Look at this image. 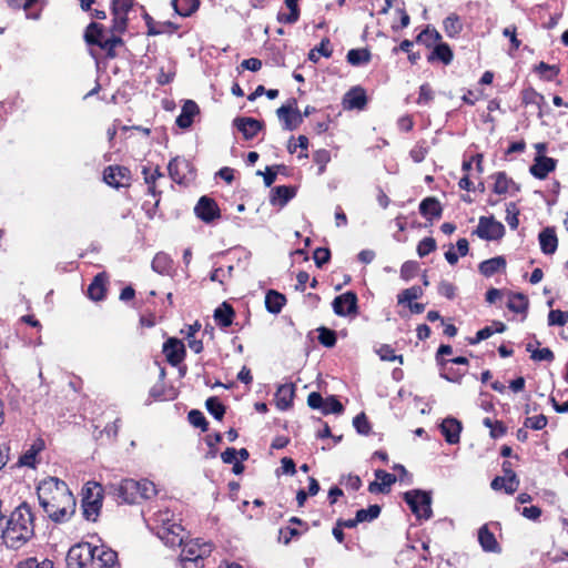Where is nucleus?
Segmentation results:
<instances>
[{
	"label": "nucleus",
	"instance_id": "1",
	"mask_svg": "<svg viewBox=\"0 0 568 568\" xmlns=\"http://www.w3.org/2000/svg\"><path fill=\"white\" fill-rule=\"evenodd\" d=\"M39 504L50 520L64 524L75 514L77 500L67 483L49 476L37 486Z\"/></svg>",
	"mask_w": 568,
	"mask_h": 568
},
{
	"label": "nucleus",
	"instance_id": "2",
	"mask_svg": "<svg viewBox=\"0 0 568 568\" xmlns=\"http://www.w3.org/2000/svg\"><path fill=\"white\" fill-rule=\"evenodd\" d=\"M34 515L31 506L21 503L3 523L0 538L10 549H20L34 536Z\"/></svg>",
	"mask_w": 568,
	"mask_h": 568
},
{
	"label": "nucleus",
	"instance_id": "3",
	"mask_svg": "<svg viewBox=\"0 0 568 568\" xmlns=\"http://www.w3.org/2000/svg\"><path fill=\"white\" fill-rule=\"evenodd\" d=\"M83 39L88 45L98 47L103 50L108 59H114L116 57L115 49L124 45V40L121 38V34L110 33V36L106 37L105 27L95 21L87 26Z\"/></svg>",
	"mask_w": 568,
	"mask_h": 568
},
{
	"label": "nucleus",
	"instance_id": "4",
	"mask_svg": "<svg viewBox=\"0 0 568 568\" xmlns=\"http://www.w3.org/2000/svg\"><path fill=\"white\" fill-rule=\"evenodd\" d=\"M404 501L418 520H428L433 516L432 493L423 489H412L403 494Z\"/></svg>",
	"mask_w": 568,
	"mask_h": 568
},
{
	"label": "nucleus",
	"instance_id": "5",
	"mask_svg": "<svg viewBox=\"0 0 568 568\" xmlns=\"http://www.w3.org/2000/svg\"><path fill=\"white\" fill-rule=\"evenodd\" d=\"M90 484L88 483L83 488L81 508L87 520L95 521L102 507L103 488L98 483H93L92 487Z\"/></svg>",
	"mask_w": 568,
	"mask_h": 568
},
{
	"label": "nucleus",
	"instance_id": "6",
	"mask_svg": "<svg viewBox=\"0 0 568 568\" xmlns=\"http://www.w3.org/2000/svg\"><path fill=\"white\" fill-rule=\"evenodd\" d=\"M94 556L93 545L90 542H78L73 545L65 558L68 568H93L92 558Z\"/></svg>",
	"mask_w": 568,
	"mask_h": 568
},
{
	"label": "nucleus",
	"instance_id": "7",
	"mask_svg": "<svg viewBox=\"0 0 568 568\" xmlns=\"http://www.w3.org/2000/svg\"><path fill=\"white\" fill-rule=\"evenodd\" d=\"M505 232L504 224L490 215L479 217L473 234L485 241H498L504 237Z\"/></svg>",
	"mask_w": 568,
	"mask_h": 568
},
{
	"label": "nucleus",
	"instance_id": "8",
	"mask_svg": "<svg viewBox=\"0 0 568 568\" xmlns=\"http://www.w3.org/2000/svg\"><path fill=\"white\" fill-rule=\"evenodd\" d=\"M276 115L283 122L285 131H294L303 123V115L297 109V100L288 99L287 103L276 110Z\"/></svg>",
	"mask_w": 568,
	"mask_h": 568
},
{
	"label": "nucleus",
	"instance_id": "9",
	"mask_svg": "<svg viewBox=\"0 0 568 568\" xmlns=\"http://www.w3.org/2000/svg\"><path fill=\"white\" fill-rule=\"evenodd\" d=\"M332 307L337 316L346 317L358 314V297L354 291H347L335 296Z\"/></svg>",
	"mask_w": 568,
	"mask_h": 568
},
{
	"label": "nucleus",
	"instance_id": "10",
	"mask_svg": "<svg viewBox=\"0 0 568 568\" xmlns=\"http://www.w3.org/2000/svg\"><path fill=\"white\" fill-rule=\"evenodd\" d=\"M131 179L130 169L123 165H109L103 171V181L115 189L129 186Z\"/></svg>",
	"mask_w": 568,
	"mask_h": 568
},
{
	"label": "nucleus",
	"instance_id": "11",
	"mask_svg": "<svg viewBox=\"0 0 568 568\" xmlns=\"http://www.w3.org/2000/svg\"><path fill=\"white\" fill-rule=\"evenodd\" d=\"M194 213L202 222L210 224L220 217L221 211L217 203L210 196L203 195L199 199Z\"/></svg>",
	"mask_w": 568,
	"mask_h": 568
},
{
	"label": "nucleus",
	"instance_id": "12",
	"mask_svg": "<svg viewBox=\"0 0 568 568\" xmlns=\"http://www.w3.org/2000/svg\"><path fill=\"white\" fill-rule=\"evenodd\" d=\"M162 352L166 362L173 367L180 365L186 356L185 345L178 337H169L163 343Z\"/></svg>",
	"mask_w": 568,
	"mask_h": 568
},
{
	"label": "nucleus",
	"instance_id": "13",
	"mask_svg": "<svg viewBox=\"0 0 568 568\" xmlns=\"http://www.w3.org/2000/svg\"><path fill=\"white\" fill-rule=\"evenodd\" d=\"M139 483L132 478L123 479L116 487H114V495L126 504H136L139 503Z\"/></svg>",
	"mask_w": 568,
	"mask_h": 568
},
{
	"label": "nucleus",
	"instance_id": "14",
	"mask_svg": "<svg viewBox=\"0 0 568 568\" xmlns=\"http://www.w3.org/2000/svg\"><path fill=\"white\" fill-rule=\"evenodd\" d=\"M233 125L242 133L244 140H253L264 129V122L251 116H237Z\"/></svg>",
	"mask_w": 568,
	"mask_h": 568
},
{
	"label": "nucleus",
	"instance_id": "15",
	"mask_svg": "<svg viewBox=\"0 0 568 568\" xmlns=\"http://www.w3.org/2000/svg\"><path fill=\"white\" fill-rule=\"evenodd\" d=\"M168 171L175 183L182 184L187 180V173L193 172V166L187 160L176 156L169 162Z\"/></svg>",
	"mask_w": 568,
	"mask_h": 568
},
{
	"label": "nucleus",
	"instance_id": "16",
	"mask_svg": "<svg viewBox=\"0 0 568 568\" xmlns=\"http://www.w3.org/2000/svg\"><path fill=\"white\" fill-rule=\"evenodd\" d=\"M418 211L432 225L435 220L442 217L444 209L436 196H427L420 201Z\"/></svg>",
	"mask_w": 568,
	"mask_h": 568
},
{
	"label": "nucleus",
	"instance_id": "17",
	"mask_svg": "<svg viewBox=\"0 0 568 568\" xmlns=\"http://www.w3.org/2000/svg\"><path fill=\"white\" fill-rule=\"evenodd\" d=\"M439 429L447 444L455 445L459 443L463 424L457 418L446 417L439 425Z\"/></svg>",
	"mask_w": 568,
	"mask_h": 568
},
{
	"label": "nucleus",
	"instance_id": "18",
	"mask_svg": "<svg viewBox=\"0 0 568 568\" xmlns=\"http://www.w3.org/2000/svg\"><path fill=\"white\" fill-rule=\"evenodd\" d=\"M557 168V160L549 156H535L534 163L529 168V173L538 179L545 180L549 173Z\"/></svg>",
	"mask_w": 568,
	"mask_h": 568
},
{
	"label": "nucleus",
	"instance_id": "19",
	"mask_svg": "<svg viewBox=\"0 0 568 568\" xmlns=\"http://www.w3.org/2000/svg\"><path fill=\"white\" fill-rule=\"evenodd\" d=\"M367 104L366 91L359 87L349 89L343 98V106L346 110H363Z\"/></svg>",
	"mask_w": 568,
	"mask_h": 568
},
{
	"label": "nucleus",
	"instance_id": "20",
	"mask_svg": "<svg viewBox=\"0 0 568 568\" xmlns=\"http://www.w3.org/2000/svg\"><path fill=\"white\" fill-rule=\"evenodd\" d=\"M184 528L180 524H171L168 527H162L159 530L158 536L163 540V542L171 547H180L184 541Z\"/></svg>",
	"mask_w": 568,
	"mask_h": 568
},
{
	"label": "nucleus",
	"instance_id": "21",
	"mask_svg": "<svg viewBox=\"0 0 568 568\" xmlns=\"http://www.w3.org/2000/svg\"><path fill=\"white\" fill-rule=\"evenodd\" d=\"M94 556L92 558L93 568H111L118 560V554L105 546H93Z\"/></svg>",
	"mask_w": 568,
	"mask_h": 568
},
{
	"label": "nucleus",
	"instance_id": "22",
	"mask_svg": "<svg viewBox=\"0 0 568 568\" xmlns=\"http://www.w3.org/2000/svg\"><path fill=\"white\" fill-rule=\"evenodd\" d=\"M200 113V108L193 100H185L181 113L178 115L175 123L180 129L186 130L194 122V116Z\"/></svg>",
	"mask_w": 568,
	"mask_h": 568
},
{
	"label": "nucleus",
	"instance_id": "23",
	"mask_svg": "<svg viewBox=\"0 0 568 568\" xmlns=\"http://www.w3.org/2000/svg\"><path fill=\"white\" fill-rule=\"evenodd\" d=\"M296 195V187L293 185H277L271 190L270 203L284 207Z\"/></svg>",
	"mask_w": 568,
	"mask_h": 568
},
{
	"label": "nucleus",
	"instance_id": "24",
	"mask_svg": "<svg viewBox=\"0 0 568 568\" xmlns=\"http://www.w3.org/2000/svg\"><path fill=\"white\" fill-rule=\"evenodd\" d=\"M478 542L485 552L500 554L501 546L497 541L495 535L485 524L478 529Z\"/></svg>",
	"mask_w": 568,
	"mask_h": 568
},
{
	"label": "nucleus",
	"instance_id": "25",
	"mask_svg": "<svg viewBox=\"0 0 568 568\" xmlns=\"http://www.w3.org/2000/svg\"><path fill=\"white\" fill-rule=\"evenodd\" d=\"M44 446L43 439L38 438L34 440L30 448L19 457L17 466L36 468L37 456L44 449Z\"/></svg>",
	"mask_w": 568,
	"mask_h": 568
},
{
	"label": "nucleus",
	"instance_id": "26",
	"mask_svg": "<svg viewBox=\"0 0 568 568\" xmlns=\"http://www.w3.org/2000/svg\"><path fill=\"white\" fill-rule=\"evenodd\" d=\"M108 277L104 273L97 274L88 286V296L94 302L105 298Z\"/></svg>",
	"mask_w": 568,
	"mask_h": 568
},
{
	"label": "nucleus",
	"instance_id": "27",
	"mask_svg": "<svg viewBox=\"0 0 568 568\" xmlns=\"http://www.w3.org/2000/svg\"><path fill=\"white\" fill-rule=\"evenodd\" d=\"M506 265V258L503 255H498L480 262L478 265V271L485 277H490L496 273L505 272Z\"/></svg>",
	"mask_w": 568,
	"mask_h": 568
},
{
	"label": "nucleus",
	"instance_id": "28",
	"mask_svg": "<svg viewBox=\"0 0 568 568\" xmlns=\"http://www.w3.org/2000/svg\"><path fill=\"white\" fill-rule=\"evenodd\" d=\"M213 317L221 328H227L233 324L235 311L229 302H223L214 310Z\"/></svg>",
	"mask_w": 568,
	"mask_h": 568
},
{
	"label": "nucleus",
	"instance_id": "29",
	"mask_svg": "<svg viewBox=\"0 0 568 568\" xmlns=\"http://www.w3.org/2000/svg\"><path fill=\"white\" fill-rule=\"evenodd\" d=\"M295 387L293 384L280 385L275 394L276 407L280 410H287L293 405Z\"/></svg>",
	"mask_w": 568,
	"mask_h": 568
},
{
	"label": "nucleus",
	"instance_id": "30",
	"mask_svg": "<svg viewBox=\"0 0 568 568\" xmlns=\"http://www.w3.org/2000/svg\"><path fill=\"white\" fill-rule=\"evenodd\" d=\"M454 53L450 47L445 42H437L434 44L432 52L427 57L429 63L439 61L444 64H449L453 61Z\"/></svg>",
	"mask_w": 568,
	"mask_h": 568
},
{
	"label": "nucleus",
	"instance_id": "31",
	"mask_svg": "<svg viewBox=\"0 0 568 568\" xmlns=\"http://www.w3.org/2000/svg\"><path fill=\"white\" fill-rule=\"evenodd\" d=\"M540 250L544 254H554L558 247V239L552 227H545L538 235Z\"/></svg>",
	"mask_w": 568,
	"mask_h": 568
},
{
	"label": "nucleus",
	"instance_id": "32",
	"mask_svg": "<svg viewBox=\"0 0 568 568\" xmlns=\"http://www.w3.org/2000/svg\"><path fill=\"white\" fill-rule=\"evenodd\" d=\"M286 303V297L284 294L275 291L268 290L265 295V308L271 314L281 313L282 308Z\"/></svg>",
	"mask_w": 568,
	"mask_h": 568
},
{
	"label": "nucleus",
	"instance_id": "33",
	"mask_svg": "<svg viewBox=\"0 0 568 568\" xmlns=\"http://www.w3.org/2000/svg\"><path fill=\"white\" fill-rule=\"evenodd\" d=\"M298 2L300 0H284L288 13L280 11L276 17L277 21L285 24H294L297 22L301 14Z\"/></svg>",
	"mask_w": 568,
	"mask_h": 568
},
{
	"label": "nucleus",
	"instance_id": "34",
	"mask_svg": "<svg viewBox=\"0 0 568 568\" xmlns=\"http://www.w3.org/2000/svg\"><path fill=\"white\" fill-rule=\"evenodd\" d=\"M529 307L528 297L520 292L511 293L510 298L507 303V308L517 314H524L526 317Z\"/></svg>",
	"mask_w": 568,
	"mask_h": 568
},
{
	"label": "nucleus",
	"instance_id": "35",
	"mask_svg": "<svg viewBox=\"0 0 568 568\" xmlns=\"http://www.w3.org/2000/svg\"><path fill=\"white\" fill-rule=\"evenodd\" d=\"M171 4L176 14L181 17H191L200 8V0H172Z\"/></svg>",
	"mask_w": 568,
	"mask_h": 568
},
{
	"label": "nucleus",
	"instance_id": "36",
	"mask_svg": "<svg viewBox=\"0 0 568 568\" xmlns=\"http://www.w3.org/2000/svg\"><path fill=\"white\" fill-rule=\"evenodd\" d=\"M372 59V53L368 49H351L346 54V61L354 65L367 64Z\"/></svg>",
	"mask_w": 568,
	"mask_h": 568
},
{
	"label": "nucleus",
	"instance_id": "37",
	"mask_svg": "<svg viewBox=\"0 0 568 568\" xmlns=\"http://www.w3.org/2000/svg\"><path fill=\"white\" fill-rule=\"evenodd\" d=\"M442 40V34L433 27L426 26V28L416 37L417 43H423L427 48L434 47Z\"/></svg>",
	"mask_w": 568,
	"mask_h": 568
},
{
	"label": "nucleus",
	"instance_id": "38",
	"mask_svg": "<svg viewBox=\"0 0 568 568\" xmlns=\"http://www.w3.org/2000/svg\"><path fill=\"white\" fill-rule=\"evenodd\" d=\"M172 268V260L163 252H159L152 260V270L159 274H168Z\"/></svg>",
	"mask_w": 568,
	"mask_h": 568
},
{
	"label": "nucleus",
	"instance_id": "39",
	"mask_svg": "<svg viewBox=\"0 0 568 568\" xmlns=\"http://www.w3.org/2000/svg\"><path fill=\"white\" fill-rule=\"evenodd\" d=\"M329 39L323 38L321 43L308 52V60L314 63H317L320 55H323L324 58H331L333 54V50L329 48Z\"/></svg>",
	"mask_w": 568,
	"mask_h": 568
},
{
	"label": "nucleus",
	"instance_id": "40",
	"mask_svg": "<svg viewBox=\"0 0 568 568\" xmlns=\"http://www.w3.org/2000/svg\"><path fill=\"white\" fill-rule=\"evenodd\" d=\"M382 507L377 504L369 505L367 508L358 509L355 514L358 523H371L379 517Z\"/></svg>",
	"mask_w": 568,
	"mask_h": 568
},
{
	"label": "nucleus",
	"instance_id": "41",
	"mask_svg": "<svg viewBox=\"0 0 568 568\" xmlns=\"http://www.w3.org/2000/svg\"><path fill=\"white\" fill-rule=\"evenodd\" d=\"M491 178L495 180L493 192L498 195L506 194L510 183H513V179L508 178L506 172L503 171L494 173Z\"/></svg>",
	"mask_w": 568,
	"mask_h": 568
},
{
	"label": "nucleus",
	"instance_id": "42",
	"mask_svg": "<svg viewBox=\"0 0 568 568\" xmlns=\"http://www.w3.org/2000/svg\"><path fill=\"white\" fill-rule=\"evenodd\" d=\"M443 26L446 34L449 38L458 36L463 30L460 18L456 13H450L448 17H446Z\"/></svg>",
	"mask_w": 568,
	"mask_h": 568
},
{
	"label": "nucleus",
	"instance_id": "43",
	"mask_svg": "<svg viewBox=\"0 0 568 568\" xmlns=\"http://www.w3.org/2000/svg\"><path fill=\"white\" fill-rule=\"evenodd\" d=\"M205 407H206L207 412L216 420H222L223 419V417L225 415V412H226V407L222 404V402L220 400L219 397H216V396L209 397L205 400Z\"/></svg>",
	"mask_w": 568,
	"mask_h": 568
},
{
	"label": "nucleus",
	"instance_id": "44",
	"mask_svg": "<svg viewBox=\"0 0 568 568\" xmlns=\"http://www.w3.org/2000/svg\"><path fill=\"white\" fill-rule=\"evenodd\" d=\"M501 469L504 476L508 478L507 494L513 495L518 489L519 479L516 473L513 470V465L510 462L505 460L501 465Z\"/></svg>",
	"mask_w": 568,
	"mask_h": 568
},
{
	"label": "nucleus",
	"instance_id": "45",
	"mask_svg": "<svg viewBox=\"0 0 568 568\" xmlns=\"http://www.w3.org/2000/svg\"><path fill=\"white\" fill-rule=\"evenodd\" d=\"M318 332V343L324 347L332 348L336 345L337 334L334 329L328 328L326 326H321L317 328Z\"/></svg>",
	"mask_w": 568,
	"mask_h": 568
},
{
	"label": "nucleus",
	"instance_id": "46",
	"mask_svg": "<svg viewBox=\"0 0 568 568\" xmlns=\"http://www.w3.org/2000/svg\"><path fill=\"white\" fill-rule=\"evenodd\" d=\"M534 71L540 74L546 81H552L560 72V69L556 64H548L544 61L535 65Z\"/></svg>",
	"mask_w": 568,
	"mask_h": 568
},
{
	"label": "nucleus",
	"instance_id": "47",
	"mask_svg": "<svg viewBox=\"0 0 568 568\" xmlns=\"http://www.w3.org/2000/svg\"><path fill=\"white\" fill-rule=\"evenodd\" d=\"M424 292H423V288L418 285H414L409 288H405L398 295H397V303L398 304H406V303H410L415 300H418L423 296Z\"/></svg>",
	"mask_w": 568,
	"mask_h": 568
},
{
	"label": "nucleus",
	"instance_id": "48",
	"mask_svg": "<svg viewBox=\"0 0 568 568\" xmlns=\"http://www.w3.org/2000/svg\"><path fill=\"white\" fill-rule=\"evenodd\" d=\"M187 420L193 427L200 428L202 432H207L209 429V422L199 409H191L187 414Z\"/></svg>",
	"mask_w": 568,
	"mask_h": 568
},
{
	"label": "nucleus",
	"instance_id": "49",
	"mask_svg": "<svg viewBox=\"0 0 568 568\" xmlns=\"http://www.w3.org/2000/svg\"><path fill=\"white\" fill-rule=\"evenodd\" d=\"M324 406L322 409V413L324 415L328 414H336L339 415L344 412L343 404L338 400V398L335 395H329L328 397L324 398Z\"/></svg>",
	"mask_w": 568,
	"mask_h": 568
},
{
	"label": "nucleus",
	"instance_id": "50",
	"mask_svg": "<svg viewBox=\"0 0 568 568\" xmlns=\"http://www.w3.org/2000/svg\"><path fill=\"white\" fill-rule=\"evenodd\" d=\"M134 2L128 0H111V14L112 16H123L128 17L129 12L132 10Z\"/></svg>",
	"mask_w": 568,
	"mask_h": 568
},
{
	"label": "nucleus",
	"instance_id": "51",
	"mask_svg": "<svg viewBox=\"0 0 568 568\" xmlns=\"http://www.w3.org/2000/svg\"><path fill=\"white\" fill-rule=\"evenodd\" d=\"M353 426L359 435H368L372 430L371 423L364 412L356 415L353 419Z\"/></svg>",
	"mask_w": 568,
	"mask_h": 568
},
{
	"label": "nucleus",
	"instance_id": "52",
	"mask_svg": "<svg viewBox=\"0 0 568 568\" xmlns=\"http://www.w3.org/2000/svg\"><path fill=\"white\" fill-rule=\"evenodd\" d=\"M437 243L434 237L427 236L424 237L419 243L417 244L416 252L419 257H425L429 253L436 251Z\"/></svg>",
	"mask_w": 568,
	"mask_h": 568
},
{
	"label": "nucleus",
	"instance_id": "53",
	"mask_svg": "<svg viewBox=\"0 0 568 568\" xmlns=\"http://www.w3.org/2000/svg\"><path fill=\"white\" fill-rule=\"evenodd\" d=\"M506 213H507L506 221H507L508 225L510 226L511 230H516L519 225L518 216L520 214V211L517 207L515 202H509L506 205Z\"/></svg>",
	"mask_w": 568,
	"mask_h": 568
},
{
	"label": "nucleus",
	"instance_id": "54",
	"mask_svg": "<svg viewBox=\"0 0 568 568\" xmlns=\"http://www.w3.org/2000/svg\"><path fill=\"white\" fill-rule=\"evenodd\" d=\"M129 26V18L123 16H112V24L106 31L109 33L123 34L126 32Z\"/></svg>",
	"mask_w": 568,
	"mask_h": 568
},
{
	"label": "nucleus",
	"instance_id": "55",
	"mask_svg": "<svg viewBox=\"0 0 568 568\" xmlns=\"http://www.w3.org/2000/svg\"><path fill=\"white\" fill-rule=\"evenodd\" d=\"M568 322V312L561 310H550L548 314L549 326H564Z\"/></svg>",
	"mask_w": 568,
	"mask_h": 568
},
{
	"label": "nucleus",
	"instance_id": "56",
	"mask_svg": "<svg viewBox=\"0 0 568 568\" xmlns=\"http://www.w3.org/2000/svg\"><path fill=\"white\" fill-rule=\"evenodd\" d=\"M211 551L210 545L203 544V547L200 549V552L196 557H183L182 558V568H199V561L203 560V556Z\"/></svg>",
	"mask_w": 568,
	"mask_h": 568
},
{
	"label": "nucleus",
	"instance_id": "57",
	"mask_svg": "<svg viewBox=\"0 0 568 568\" xmlns=\"http://www.w3.org/2000/svg\"><path fill=\"white\" fill-rule=\"evenodd\" d=\"M139 483V496H140V499H151L152 497H154L156 495V488H155V485L149 480V479H141V480H138Z\"/></svg>",
	"mask_w": 568,
	"mask_h": 568
},
{
	"label": "nucleus",
	"instance_id": "58",
	"mask_svg": "<svg viewBox=\"0 0 568 568\" xmlns=\"http://www.w3.org/2000/svg\"><path fill=\"white\" fill-rule=\"evenodd\" d=\"M419 271V263L416 261H406L400 267V277L404 281H409L416 276Z\"/></svg>",
	"mask_w": 568,
	"mask_h": 568
},
{
	"label": "nucleus",
	"instance_id": "59",
	"mask_svg": "<svg viewBox=\"0 0 568 568\" xmlns=\"http://www.w3.org/2000/svg\"><path fill=\"white\" fill-rule=\"evenodd\" d=\"M313 161L320 166L318 174H323L327 163L331 161V153L326 149H320L314 152Z\"/></svg>",
	"mask_w": 568,
	"mask_h": 568
},
{
	"label": "nucleus",
	"instance_id": "60",
	"mask_svg": "<svg viewBox=\"0 0 568 568\" xmlns=\"http://www.w3.org/2000/svg\"><path fill=\"white\" fill-rule=\"evenodd\" d=\"M18 568H54V564L50 559L38 561L37 558L31 557L18 564Z\"/></svg>",
	"mask_w": 568,
	"mask_h": 568
},
{
	"label": "nucleus",
	"instance_id": "61",
	"mask_svg": "<svg viewBox=\"0 0 568 568\" xmlns=\"http://www.w3.org/2000/svg\"><path fill=\"white\" fill-rule=\"evenodd\" d=\"M466 374V371H460V369H455L453 367H447L445 366V368H442V372H440V377L446 379L447 382H450V383H460L462 382V378L465 376Z\"/></svg>",
	"mask_w": 568,
	"mask_h": 568
},
{
	"label": "nucleus",
	"instance_id": "62",
	"mask_svg": "<svg viewBox=\"0 0 568 568\" xmlns=\"http://www.w3.org/2000/svg\"><path fill=\"white\" fill-rule=\"evenodd\" d=\"M547 417L544 414H539L537 416L527 417L524 422V426L534 430H541L547 426Z\"/></svg>",
	"mask_w": 568,
	"mask_h": 568
},
{
	"label": "nucleus",
	"instance_id": "63",
	"mask_svg": "<svg viewBox=\"0 0 568 568\" xmlns=\"http://www.w3.org/2000/svg\"><path fill=\"white\" fill-rule=\"evenodd\" d=\"M382 361L395 362L398 361L400 364L403 363V355H396L394 348L388 344H383L377 351Z\"/></svg>",
	"mask_w": 568,
	"mask_h": 568
},
{
	"label": "nucleus",
	"instance_id": "64",
	"mask_svg": "<svg viewBox=\"0 0 568 568\" xmlns=\"http://www.w3.org/2000/svg\"><path fill=\"white\" fill-rule=\"evenodd\" d=\"M313 260L318 268H322L331 260V251L328 247H317L313 253Z\"/></svg>",
	"mask_w": 568,
	"mask_h": 568
}]
</instances>
